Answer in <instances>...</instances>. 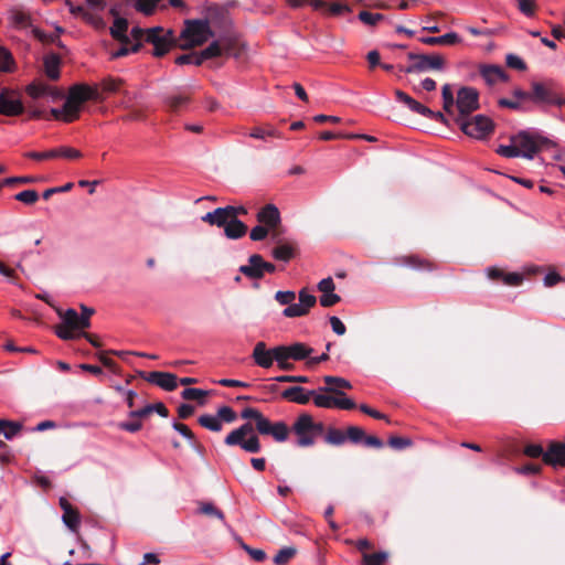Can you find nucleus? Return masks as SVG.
Returning a JSON list of instances; mask_svg holds the SVG:
<instances>
[{
  "label": "nucleus",
  "mask_w": 565,
  "mask_h": 565,
  "mask_svg": "<svg viewBox=\"0 0 565 565\" xmlns=\"http://www.w3.org/2000/svg\"><path fill=\"white\" fill-rule=\"evenodd\" d=\"M511 141L516 145L521 157L531 160L546 142V138L534 130H522L513 135Z\"/></svg>",
  "instance_id": "obj_8"
},
{
  "label": "nucleus",
  "mask_w": 565,
  "mask_h": 565,
  "mask_svg": "<svg viewBox=\"0 0 565 565\" xmlns=\"http://www.w3.org/2000/svg\"><path fill=\"white\" fill-rule=\"evenodd\" d=\"M231 212L232 210H227L226 206L217 207L202 216V221L209 223L210 225L225 227L226 224L231 221V216L228 214Z\"/></svg>",
  "instance_id": "obj_25"
},
{
  "label": "nucleus",
  "mask_w": 565,
  "mask_h": 565,
  "mask_svg": "<svg viewBox=\"0 0 565 565\" xmlns=\"http://www.w3.org/2000/svg\"><path fill=\"white\" fill-rule=\"evenodd\" d=\"M292 361H302L310 356L313 349L301 342H295L288 345Z\"/></svg>",
  "instance_id": "obj_34"
},
{
  "label": "nucleus",
  "mask_w": 565,
  "mask_h": 565,
  "mask_svg": "<svg viewBox=\"0 0 565 565\" xmlns=\"http://www.w3.org/2000/svg\"><path fill=\"white\" fill-rule=\"evenodd\" d=\"M315 395V391H308L301 386H292L282 391L281 397L286 401L305 405L310 402L312 396Z\"/></svg>",
  "instance_id": "obj_23"
},
{
  "label": "nucleus",
  "mask_w": 565,
  "mask_h": 565,
  "mask_svg": "<svg viewBox=\"0 0 565 565\" xmlns=\"http://www.w3.org/2000/svg\"><path fill=\"white\" fill-rule=\"evenodd\" d=\"M498 105L500 107L518 109V110L526 109V107L522 103H520V100H516L513 96H512V98H500L498 100Z\"/></svg>",
  "instance_id": "obj_59"
},
{
  "label": "nucleus",
  "mask_w": 565,
  "mask_h": 565,
  "mask_svg": "<svg viewBox=\"0 0 565 565\" xmlns=\"http://www.w3.org/2000/svg\"><path fill=\"white\" fill-rule=\"evenodd\" d=\"M543 461L554 469L565 467V443L551 441L543 455Z\"/></svg>",
  "instance_id": "obj_16"
},
{
  "label": "nucleus",
  "mask_w": 565,
  "mask_h": 565,
  "mask_svg": "<svg viewBox=\"0 0 565 565\" xmlns=\"http://www.w3.org/2000/svg\"><path fill=\"white\" fill-rule=\"evenodd\" d=\"M262 256L258 254L250 255L247 265H242L239 271L248 278L260 279L263 273L260 268Z\"/></svg>",
  "instance_id": "obj_27"
},
{
  "label": "nucleus",
  "mask_w": 565,
  "mask_h": 565,
  "mask_svg": "<svg viewBox=\"0 0 565 565\" xmlns=\"http://www.w3.org/2000/svg\"><path fill=\"white\" fill-rule=\"evenodd\" d=\"M14 68V61L11 53L0 46V71L2 72H11Z\"/></svg>",
  "instance_id": "obj_44"
},
{
  "label": "nucleus",
  "mask_w": 565,
  "mask_h": 565,
  "mask_svg": "<svg viewBox=\"0 0 565 565\" xmlns=\"http://www.w3.org/2000/svg\"><path fill=\"white\" fill-rule=\"evenodd\" d=\"M355 406L354 401L348 397L343 392L337 394L334 408L349 411L355 408Z\"/></svg>",
  "instance_id": "obj_50"
},
{
  "label": "nucleus",
  "mask_w": 565,
  "mask_h": 565,
  "mask_svg": "<svg viewBox=\"0 0 565 565\" xmlns=\"http://www.w3.org/2000/svg\"><path fill=\"white\" fill-rule=\"evenodd\" d=\"M294 256V248L288 244H282L273 249V257L278 260L288 262Z\"/></svg>",
  "instance_id": "obj_42"
},
{
  "label": "nucleus",
  "mask_w": 565,
  "mask_h": 565,
  "mask_svg": "<svg viewBox=\"0 0 565 565\" xmlns=\"http://www.w3.org/2000/svg\"><path fill=\"white\" fill-rule=\"evenodd\" d=\"M347 439H350L354 444L363 443L365 437V433L362 428L358 426H350L347 429Z\"/></svg>",
  "instance_id": "obj_53"
},
{
  "label": "nucleus",
  "mask_w": 565,
  "mask_h": 565,
  "mask_svg": "<svg viewBox=\"0 0 565 565\" xmlns=\"http://www.w3.org/2000/svg\"><path fill=\"white\" fill-rule=\"evenodd\" d=\"M479 71L480 75L489 86L495 85L500 82H507L509 79L505 71L498 65H481Z\"/></svg>",
  "instance_id": "obj_21"
},
{
  "label": "nucleus",
  "mask_w": 565,
  "mask_h": 565,
  "mask_svg": "<svg viewBox=\"0 0 565 565\" xmlns=\"http://www.w3.org/2000/svg\"><path fill=\"white\" fill-rule=\"evenodd\" d=\"M253 359L258 366L269 369L276 362L274 348L267 349L264 342L256 343L253 350Z\"/></svg>",
  "instance_id": "obj_22"
},
{
  "label": "nucleus",
  "mask_w": 565,
  "mask_h": 565,
  "mask_svg": "<svg viewBox=\"0 0 565 565\" xmlns=\"http://www.w3.org/2000/svg\"><path fill=\"white\" fill-rule=\"evenodd\" d=\"M505 62H507L508 66L515 68V70L524 71L526 67L523 60L514 54H508Z\"/></svg>",
  "instance_id": "obj_63"
},
{
  "label": "nucleus",
  "mask_w": 565,
  "mask_h": 565,
  "mask_svg": "<svg viewBox=\"0 0 565 565\" xmlns=\"http://www.w3.org/2000/svg\"><path fill=\"white\" fill-rule=\"evenodd\" d=\"M408 58L413 64L404 68L405 73L426 72V71H441L445 67V58L439 54H414L409 53Z\"/></svg>",
  "instance_id": "obj_11"
},
{
  "label": "nucleus",
  "mask_w": 565,
  "mask_h": 565,
  "mask_svg": "<svg viewBox=\"0 0 565 565\" xmlns=\"http://www.w3.org/2000/svg\"><path fill=\"white\" fill-rule=\"evenodd\" d=\"M395 95H396V98L401 103L405 104L409 108V110H412L413 113H416L423 117H425L426 115L433 114V110L430 108H428L425 105H423L422 103L415 100L406 93H404L402 90H396Z\"/></svg>",
  "instance_id": "obj_26"
},
{
  "label": "nucleus",
  "mask_w": 565,
  "mask_h": 565,
  "mask_svg": "<svg viewBox=\"0 0 565 565\" xmlns=\"http://www.w3.org/2000/svg\"><path fill=\"white\" fill-rule=\"evenodd\" d=\"M199 512L202 514L215 516L220 520H224V514L221 510L214 507L211 502H203L200 504Z\"/></svg>",
  "instance_id": "obj_51"
},
{
  "label": "nucleus",
  "mask_w": 565,
  "mask_h": 565,
  "mask_svg": "<svg viewBox=\"0 0 565 565\" xmlns=\"http://www.w3.org/2000/svg\"><path fill=\"white\" fill-rule=\"evenodd\" d=\"M25 92L33 99L45 98L52 103H55L64 97L63 90L42 81L32 82L26 86Z\"/></svg>",
  "instance_id": "obj_13"
},
{
  "label": "nucleus",
  "mask_w": 565,
  "mask_h": 565,
  "mask_svg": "<svg viewBox=\"0 0 565 565\" xmlns=\"http://www.w3.org/2000/svg\"><path fill=\"white\" fill-rule=\"evenodd\" d=\"M14 199L24 204L32 205L39 200V194L35 190H24L15 194Z\"/></svg>",
  "instance_id": "obj_49"
},
{
  "label": "nucleus",
  "mask_w": 565,
  "mask_h": 565,
  "mask_svg": "<svg viewBox=\"0 0 565 565\" xmlns=\"http://www.w3.org/2000/svg\"><path fill=\"white\" fill-rule=\"evenodd\" d=\"M146 42L153 45L154 56H162L177 45L178 38L170 29L154 26L146 30Z\"/></svg>",
  "instance_id": "obj_9"
},
{
  "label": "nucleus",
  "mask_w": 565,
  "mask_h": 565,
  "mask_svg": "<svg viewBox=\"0 0 565 565\" xmlns=\"http://www.w3.org/2000/svg\"><path fill=\"white\" fill-rule=\"evenodd\" d=\"M318 290L322 294L319 300L322 307H332L341 300L340 296L334 292L335 285L331 277L320 280Z\"/></svg>",
  "instance_id": "obj_19"
},
{
  "label": "nucleus",
  "mask_w": 565,
  "mask_h": 565,
  "mask_svg": "<svg viewBox=\"0 0 565 565\" xmlns=\"http://www.w3.org/2000/svg\"><path fill=\"white\" fill-rule=\"evenodd\" d=\"M296 555V548L291 546L284 547L278 551V553L274 557V563L276 565H285L287 564L294 556Z\"/></svg>",
  "instance_id": "obj_43"
},
{
  "label": "nucleus",
  "mask_w": 565,
  "mask_h": 565,
  "mask_svg": "<svg viewBox=\"0 0 565 565\" xmlns=\"http://www.w3.org/2000/svg\"><path fill=\"white\" fill-rule=\"evenodd\" d=\"M175 64H178V65H185V64L201 65L200 55H199V53L182 54L175 58Z\"/></svg>",
  "instance_id": "obj_55"
},
{
  "label": "nucleus",
  "mask_w": 565,
  "mask_h": 565,
  "mask_svg": "<svg viewBox=\"0 0 565 565\" xmlns=\"http://www.w3.org/2000/svg\"><path fill=\"white\" fill-rule=\"evenodd\" d=\"M460 129L469 137L475 139H484L493 130L492 120L483 115H477L472 118H456Z\"/></svg>",
  "instance_id": "obj_10"
},
{
  "label": "nucleus",
  "mask_w": 565,
  "mask_h": 565,
  "mask_svg": "<svg viewBox=\"0 0 565 565\" xmlns=\"http://www.w3.org/2000/svg\"><path fill=\"white\" fill-rule=\"evenodd\" d=\"M224 232L227 238L237 239L246 234L247 226L239 220L231 218L224 227Z\"/></svg>",
  "instance_id": "obj_32"
},
{
  "label": "nucleus",
  "mask_w": 565,
  "mask_h": 565,
  "mask_svg": "<svg viewBox=\"0 0 565 565\" xmlns=\"http://www.w3.org/2000/svg\"><path fill=\"white\" fill-rule=\"evenodd\" d=\"M25 157L34 160H46L60 157L66 159H78L82 157V152L72 147H60L43 152L30 151L25 153Z\"/></svg>",
  "instance_id": "obj_15"
},
{
  "label": "nucleus",
  "mask_w": 565,
  "mask_h": 565,
  "mask_svg": "<svg viewBox=\"0 0 565 565\" xmlns=\"http://www.w3.org/2000/svg\"><path fill=\"white\" fill-rule=\"evenodd\" d=\"M22 429V424L19 422H12L6 419V425L3 426V436L6 439L11 440L14 438Z\"/></svg>",
  "instance_id": "obj_45"
},
{
  "label": "nucleus",
  "mask_w": 565,
  "mask_h": 565,
  "mask_svg": "<svg viewBox=\"0 0 565 565\" xmlns=\"http://www.w3.org/2000/svg\"><path fill=\"white\" fill-rule=\"evenodd\" d=\"M82 313L78 315L75 309H67L63 313L60 312L62 318V326L56 330L58 338L63 340H72L75 338V331L84 330L90 326V317L94 310L82 306Z\"/></svg>",
  "instance_id": "obj_5"
},
{
  "label": "nucleus",
  "mask_w": 565,
  "mask_h": 565,
  "mask_svg": "<svg viewBox=\"0 0 565 565\" xmlns=\"http://www.w3.org/2000/svg\"><path fill=\"white\" fill-rule=\"evenodd\" d=\"M159 1L160 0H136L135 8L137 11L146 15H151L154 12Z\"/></svg>",
  "instance_id": "obj_46"
},
{
  "label": "nucleus",
  "mask_w": 565,
  "mask_h": 565,
  "mask_svg": "<svg viewBox=\"0 0 565 565\" xmlns=\"http://www.w3.org/2000/svg\"><path fill=\"white\" fill-rule=\"evenodd\" d=\"M44 70L51 79L60 77V57L55 54H49L44 57Z\"/></svg>",
  "instance_id": "obj_33"
},
{
  "label": "nucleus",
  "mask_w": 565,
  "mask_h": 565,
  "mask_svg": "<svg viewBox=\"0 0 565 565\" xmlns=\"http://www.w3.org/2000/svg\"><path fill=\"white\" fill-rule=\"evenodd\" d=\"M532 102L537 104L563 106L565 99L556 95L550 87L542 83L532 84Z\"/></svg>",
  "instance_id": "obj_14"
},
{
  "label": "nucleus",
  "mask_w": 565,
  "mask_h": 565,
  "mask_svg": "<svg viewBox=\"0 0 565 565\" xmlns=\"http://www.w3.org/2000/svg\"><path fill=\"white\" fill-rule=\"evenodd\" d=\"M274 358L280 370L289 371L292 370L294 364L291 363V353L288 345H278L274 348Z\"/></svg>",
  "instance_id": "obj_28"
},
{
  "label": "nucleus",
  "mask_w": 565,
  "mask_h": 565,
  "mask_svg": "<svg viewBox=\"0 0 565 565\" xmlns=\"http://www.w3.org/2000/svg\"><path fill=\"white\" fill-rule=\"evenodd\" d=\"M441 95H443L444 109L448 114L454 115L455 100H454L452 89L449 84H445L443 86Z\"/></svg>",
  "instance_id": "obj_40"
},
{
  "label": "nucleus",
  "mask_w": 565,
  "mask_h": 565,
  "mask_svg": "<svg viewBox=\"0 0 565 565\" xmlns=\"http://www.w3.org/2000/svg\"><path fill=\"white\" fill-rule=\"evenodd\" d=\"M296 298V294L291 290H279L275 294L276 301L281 306H287L282 315L287 318H298L306 316L309 310L316 305L317 298L307 292L306 289L299 291V302L292 303Z\"/></svg>",
  "instance_id": "obj_2"
},
{
  "label": "nucleus",
  "mask_w": 565,
  "mask_h": 565,
  "mask_svg": "<svg viewBox=\"0 0 565 565\" xmlns=\"http://www.w3.org/2000/svg\"><path fill=\"white\" fill-rule=\"evenodd\" d=\"M324 392L317 393L312 396L313 404L320 408H334L335 396L323 394Z\"/></svg>",
  "instance_id": "obj_39"
},
{
  "label": "nucleus",
  "mask_w": 565,
  "mask_h": 565,
  "mask_svg": "<svg viewBox=\"0 0 565 565\" xmlns=\"http://www.w3.org/2000/svg\"><path fill=\"white\" fill-rule=\"evenodd\" d=\"M498 153L505 158H516L521 157L516 145L510 140V145H501L498 148Z\"/></svg>",
  "instance_id": "obj_52"
},
{
  "label": "nucleus",
  "mask_w": 565,
  "mask_h": 565,
  "mask_svg": "<svg viewBox=\"0 0 565 565\" xmlns=\"http://www.w3.org/2000/svg\"><path fill=\"white\" fill-rule=\"evenodd\" d=\"M241 417L244 419H254L259 434L269 435L278 443L286 441L291 431L284 422L271 423L257 408H244L241 413Z\"/></svg>",
  "instance_id": "obj_4"
},
{
  "label": "nucleus",
  "mask_w": 565,
  "mask_h": 565,
  "mask_svg": "<svg viewBox=\"0 0 565 565\" xmlns=\"http://www.w3.org/2000/svg\"><path fill=\"white\" fill-rule=\"evenodd\" d=\"M62 520L64 524L73 532H75L78 529L81 523L79 515L77 511L74 509L70 511L66 510L62 515Z\"/></svg>",
  "instance_id": "obj_41"
},
{
  "label": "nucleus",
  "mask_w": 565,
  "mask_h": 565,
  "mask_svg": "<svg viewBox=\"0 0 565 565\" xmlns=\"http://www.w3.org/2000/svg\"><path fill=\"white\" fill-rule=\"evenodd\" d=\"M456 109L458 115L456 118L468 117L479 107V93L473 87H462L457 93Z\"/></svg>",
  "instance_id": "obj_12"
},
{
  "label": "nucleus",
  "mask_w": 565,
  "mask_h": 565,
  "mask_svg": "<svg viewBox=\"0 0 565 565\" xmlns=\"http://www.w3.org/2000/svg\"><path fill=\"white\" fill-rule=\"evenodd\" d=\"M127 30H128V22L124 18H116L111 28H110V34L113 38L119 40L120 42L127 41Z\"/></svg>",
  "instance_id": "obj_35"
},
{
  "label": "nucleus",
  "mask_w": 565,
  "mask_h": 565,
  "mask_svg": "<svg viewBox=\"0 0 565 565\" xmlns=\"http://www.w3.org/2000/svg\"><path fill=\"white\" fill-rule=\"evenodd\" d=\"M147 381L169 392L175 390L178 386V377L168 372H150L147 376Z\"/></svg>",
  "instance_id": "obj_20"
},
{
  "label": "nucleus",
  "mask_w": 565,
  "mask_h": 565,
  "mask_svg": "<svg viewBox=\"0 0 565 565\" xmlns=\"http://www.w3.org/2000/svg\"><path fill=\"white\" fill-rule=\"evenodd\" d=\"M65 6L68 8L70 12L76 17L82 18L85 22L93 25L96 29L105 28V21L103 15H97L96 13H92L90 10L86 9L84 6H75L70 0H65Z\"/></svg>",
  "instance_id": "obj_17"
},
{
  "label": "nucleus",
  "mask_w": 565,
  "mask_h": 565,
  "mask_svg": "<svg viewBox=\"0 0 565 565\" xmlns=\"http://www.w3.org/2000/svg\"><path fill=\"white\" fill-rule=\"evenodd\" d=\"M257 221L270 230L280 223V213L274 204H267L257 213Z\"/></svg>",
  "instance_id": "obj_24"
},
{
  "label": "nucleus",
  "mask_w": 565,
  "mask_h": 565,
  "mask_svg": "<svg viewBox=\"0 0 565 565\" xmlns=\"http://www.w3.org/2000/svg\"><path fill=\"white\" fill-rule=\"evenodd\" d=\"M383 15L380 13H372L369 11H361L359 13V19L367 24V25H375L380 20H382Z\"/></svg>",
  "instance_id": "obj_58"
},
{
  "label": "nucleus",
  "mask_w": 565,
  "mask_h": 565,
  "mask_svg": "<svg viewBox=\"0 0 565 565\" xmlns=\"http://www.w3.org/2000/svg\"><path fill=\"white\" fill-rule=\"evenodd\" d=\"M291 431L297 437L296 444L299 447H311L318 437L323 433V424L315 422L307 413L300 414L292 424Z\"/></svg>",
  "instance_id": "obj_6"
},
{
  "label": "nucleus",
  "mask_w": 565,
  "mask_h": 565,
  "mask_svg": "<svg viewBox=\"0 0 565 565\" xmlns=\"http://www.w3.org/2000/svg\"><path fill=\"white\" fill-rule=\"evenodd\" d=\"M544 452L545 451H544L543 447L537 444H530V445L525 446V448H524V455H526L530 458H539V457L543 458Z\"/></svg>",
  "instance_id": "obj_62"
},
{
  "label": "nucleus",
  "mask_w": 565,
  "mask_h": 565,
  "mask_svg": "<svg viewBox=\"0 0 565 565\" xmlns=\"http://www.w3.org/2000/svg\"><path fill=\"white\" fill-rule=\"evenodd\" d=\"M345 440L347 435L340 429L331 428L326 435V441L331 445H342Z\"/></svg>",
  "instance_id": "obj_47"
},
{
  "label": "nucleus",
  "mask_w": 565,
  "mask_h": 565,
  "mask_svg": "<svg viewBox=\"0 0 565 565\" xmlns=\"http://www.w3.org/2000/svg\"><path fill=\"white\" fill-rule=\"evenodd\" d=\"M388 558V554L386 552L379 553H363L362 564L361 565H385Z\"/></svg>",
  "instance_id": "obj_38"
},
{
  "label": "nucleus",
  "mask_w": 565,
  "mask_h": 565,
  "mask_svg": "<svg viewBox=\"0 0 565 565\" xmlns=\"http://www.w3.org/2000/svg\"><path fill=\"white\" fill-rule=\"evenodd\" d=\"M268 136L269 137H276L277 136V131L275 129L266 130V129H264L262 127H255L249 132V137L255 138V139H265Z\"/></svg>",
  "instance_id": "obj_61"
},
{
  "label": "nucleus",
  "mask_w": 565,
  "mask_h": 565,
  "mask_svg": "<svg viewBox=\"0 0 565 565\" xmlns=\"http://www.w3.org/2000/svg\"><path fill=\"white\" fill-rule=\"evenodd\" d=\"M120 86H121V81L115 79V78H107L102 83L103 89L108 93H115V92L119 90Z\"/></svg>",
  "instance_id": "obj_64"
},
{
  "label": "nucleus",
  "mask_w": 565,
  "mask_h": 565,
  "mask_svg": "<svg viewBox=\"0 0 565 565\" xmlns=\"http://www.w3.org/2000/svg\"><path fill=\"white\" fill-rule=\"evenodd\" d=\"M419 40L428 45H455L461 42L460 36L456 32H448L440 36H425Z\"/></svg>",
  "instance_id": "obj_29"
},
{
  "label": "nucleus",
  "mask_w": 565,
  "mask_h": 565,
  "mask_svg": "<svg viewBox=\"0 0 565 565\" xmlns=\"http://www.w3.org/2000/svg\"><path fill=\"white\" fill-rule=\"evenodd\" d=\"M269 231H271V230L263 224H259L252 228L250 234H249L250 239L252 241H262V239L266 238Z\"/></svg>",
  "instance_id": "obj_60"
},
{
  "label": "nucleus",
  "mask_w": 565,
  "mask_h": 565,
  "mask_svg": "<svg viewBox=\"0 0 565 565\" xmlns=\"http://www.w3.org/2000/svg\"><path fill=\"white\" fill-rule=\"evenodd\" d=\"M224 443L227 446H239L243 450L250 454H256L260 450L259 439L254 433V428L250 423H245L238 428L232 430L225 437Z\"/></svg>",
  "instance_id": "obj_7"
},
{
  "label": "nucleus",
  "mask_w": 565,
  "mask_h": 565,
  "mask_svg": "<svg viewBox=\"0 0 565 565\" xmlns=\"http://www.w3.org/2000/svg\"><path fill=\"white\" fill-rule=\"evenodd\" d=\"M212 36L213 32L207 20H186L178 36L177 46L188 50L202 45Z\"/></svg>",
  "instance_id": "obj_3"
},
{
  "label": "nucleus",
  "mask_w": 565,
  "mask_h": 565,
  "mask_svg": "<svg viewBox=\"0 0 565 565\" xmlns=\"http://www.w3.org/2000/svg\"><path fill=\"white\" fill-rule=\"evenodd\" d=\"M323 381L328 386L320 387L319 392H331L338 394L341 393V388L350 390L352 387L351 383L343 377L327 375L323 377Z\"/></svg>",
  "instance_id": "obj_31"
},
{
  "label": "nucleus",
  "mask_w": 565,
  "mask_h": 565,
  "mask_svg": "<svg viewBox=\"0 0 565 565\" xmlns=\"http://www.w3.org/2000/svg\"><path fill=\"white\" fill-rule=\"evenodd\" d=\"M198 422L202 427H204L211 431H221L222 427H223V425L221 424V418L217 417L216 415H211V414L201 415L199 417Z\"/></svg>",
  "instance_id": "obj_36"
},
{
  "label": "nucleus",
  "mask_w": 565,
  "mask_h": 565,
  "mask_svg": "<svg viewBox=\"0 0 565 565\" xmlns=\"http://www.w3.org/2000/svg\"><path fill=\"white\" fill-rule=\"evenodd\" d=\"M521 13L526 17H533L537 9V4L534 0H514Z\"/></svg>",
  "instance_id": "obj_48"
},
{
  "label": "nucleus",
  "mask_w": 565,
  "mask_h": 565,
  "mask_svg": "<svg viewBox=\"0 0 565 565\" xmlns=\"http://www.w3.org/2000/svg\"><path fill=\"white\" fill-rule=\"evenodd\" d=\"M8 19L14 28H28L31 24V17L29 12L22 8H12L8 12Z\"/></svg>",
  "instance_id": "obj_30"
},
{
  "label": "nucleus",
  "mask_w": 565,
  "mask_h": 565,
  "mask_svg": "<svg viewBox=\"0 0 565 565\" xmlns=\"http://www.w3.org/2000/svg\"><path fill=\"white\" fill-rule=\"evenodd\" d=\"M24 110L22 102L13 96V93L2 90L0 94V114L4 116H18Z\"/></svg>",
  "instance_id": "obj_18"
},
{
  "label": "nucleus",
  "mask_w": 565,
  "mask_h": 565,
  "mask_svg": "<svg viewBox=\"0 0 565 565\" xmlns=\"http://www.w3.org/2000/svg\"><path fill=\"white\" fill-rule=\"evenodd\" d=\"M85 8L90 10L92 13H96L97 15H102L106 9L105 0H85Z\"/></svg>",
  "instance_id": "obj_57"
},
{
  "label": "nucleus",
  "mask_w": 565,
  "mask_h": 565,
  "mask_svg": "<svg viewBox=\"0 0 565 565\" xmlns=\"http://www.w3.org/2000/svg\"><path fill=\"white\" fill-rule=\"evenodd\" d=\"M121 43L122 44H121V46L118 50L113 51L110 53L113 58H118V57L125 56V55L129 54L130 52H137L139 50V46H140L139 43H136V44H134L131 46H128L127 45V41L121 42Z\"/></svg>",
  "instance_id": "obj_56"
},
{
  "label": "nucleus",
  "mask_w": 565,
  "mask_h": 565,
  "mask_svg": "<svg viewBox=\"0 0 565 565\" xmlns=\"http://www.w3.org/2000/svg\"><path fill=\"white\" fill-rule=\"evenodd\" d=\"M99 93L96 86L75 84L70 87L65 102L61 108H52L54 119L63 122H73L78 119L83 106L88 100H98Z\"/></svg>",
  "instance_id": "obj_1"
},
{
  "label": "nucleus",
  "mask_w": 565,
  "mask_h": 565,
  "mask_svg": "<svg viewBox=\"0 0 565 565\" xmlns=\"http://www.w3.org/2000/svg\"><path fill=\"white\" fill-rule=\"evenodd\" d=\"M216 416L221 418V424L223 422H225V423H233L237 418L236 413L230 406H222V407H220L217 409Z\"/></svg>",
  "instance_id": "obj_54"
},
{
  "label": "nucleus",
  "mask_w": 565,
  "mask_h": 565,
  "mask_svg": "<svg viewBox=\"0 0 565 565\" xmlns=\"http://www.w3.org/2000/svg\"><path fill=\"white\" fill-rule=\"evenodd\" d=\"M224 47L220 41L212 42L205 50L199 53L201 64L209 58H213L223 54Z\"/></svg>",
  "instance_id": "obj_37"
}]
</instances>
